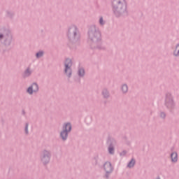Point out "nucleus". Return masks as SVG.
Listing matches in <instances>:
<instances>
[{"label": "nucleus", "mask_w": 179, "mask_h": 179, "mask_svg": "<svg viewBox=\"0 0 179 179\" xmlns=\"http://www.w3.org/2000/svg\"><path fill=\"white\" fill-rule=\"evenodd\" d=\"M32 74V70H31L30 67H27L26 69V70H24L23 74H22V77L24 78H26L27 77H30V76H31Z\"/></svg>", "instance_id": "obj_14"}, {"label": "nucleus", "mask_w": 179, "mask_h": 179, "mask_svg": "<svg viewBox=\"0 0 179 179\" xmlns=\"http://www.w3.org/2000/svg\"><path fill=\"white\" fill-rule=\"evenodd\" d=\"M103 170L106 171L105 178L109 179L110 174L114 171V167L110 161H106L103 164Z\"/></svg>", "instance_id": "obj_10"}, {"label": "nucleus", "mask_w": 179, "mask_h": 179, "mask_svg": "<svg viewBox=\"0 0 179 179\" xmlns=\"http://www.w3.org/2000/svg\"><path fill=\"white\" fill-rule=\"evenodd\" d=\"M44 55H45L44 50H39L38 52H36V57L37 59H40V57H43V56H44Z\"/></svg>", "instance_id": "obj_19"}, {"label": "nucleus", "mask_w": 179, "mask_h": 179, "mask_svg": "<svg viewBox=\"0 0 179 179\" xmlns=\"http://www.w3.org/2000/svg\"><path fill=\"white\" fill-rule=\"evenodd\" d=\"M106 145H108V152L109 155H115V146L117 145V140L114 137L108 136L106 141Z\"/></svg>", "instance_id": "obj_9"}, {"label": "nucleus", "mask_w": 179, "mask_h": 179, "mask_svg": "<svg viewBox=\"0 0 179 179\" xmlns=\"http://www.w3.org/2000/svg\"><path fill=\"white\" fill-rule=\"evenodd\" d=\"M173 55L176 57L179 56V43H177L176 46V49L173 51Z\"/></svg>", "instance_id": "obj_20"}, {"label": "nucleus", "mask_w": 179, "mask_h": 179, "mask_svg": "<svg viewBox=\"0 0 179 179\" xmlns=\"http://www.w3.org/2000/svg\"><path fill=\"white\" fill-rule=\"evenodd\" d=\"M104 103H106V101H104Z\"/></svg>", "instance_id": "obj_28"}, {"label": "nucleus", "mask_w": 179, "mask_h": 179, "mask_svg": "<svg viewBox=\"0 0 179 179\" xmlns=\"http://www.w3.org/2000/svg\"><path fill=\"white\" fill-rule=\"evenodd\" d=\"M72 130V124L71 122H66L62 126V130L60 131V138L63 142L67 141L69 134Z\"/></svg>", "instance_id": "obj_6"}, {"label": "nucleus", "mask_w": 179, "mask_h": 179, "mask_svg": "<svg viewBox=\"0 0 179 179\" xmlns=\"http://www.w3.org/2000/svg\"><path fill=\"white\" fill-rule=\"evenodd\" d=\"M0 39H1V34H0Z\"/></svg>", "instance_id": "obj_29"}, {"label": "nucleus", "mask_w": 179, "mask_h": 179, "mask_svg": "<svg viewBox=\"0 0 179 179\" xmlns=\"http://www.w3.org/2000/svg\"><path fill=\"white\" fill-rule=\"evenodd\" d=\"M99 24H100V25H105L106 21H104V20L103 19V17H100Z\"/></svg>", "instance_id": "obj_23"}, {"label": "nucleus", "mask_w": 179, "mask_h": 179, "mask_svg": "<svg viewBox=\"0 0 179 179\" xmlns=\"http://www.w3.org/2000/svg\"><path fill=\"white\" fill-rule=\"evenodd\" d=\"M29 122H26L25 123V127H24V131H25V134H29Z\"/></svg>", "instance_id": "obj_21"}, {"label": "nucleus", "mask_w": 179, "mask_h": 179, "mask_svg": "<svg viewBox=\"0 0 179 179\" xmlns=\"http://www.w3.org/2000/svg\"><path fill=\"white\" fill-rule=\"evenodd\" d=\"M112 10L117 18H120V17L125 18L129 14L127 0H113Z\"/></svg>", "instance_id": "obj_3"}, {"label": "nucleus", "mask_w": 179, "mask_h": 179, "mask_svg": "<svg viewBox=\"0 0 179 179\" xmlns=\"http://www.w3.org/2000/svg\"><path fill=\"white\" fill-rule=\"evenodd\" d=\"M72 64L73 62L71 59L69 57H67L64 62V73L66 74V76L68 77L69 80L72 77Z\"/></svg>", "instance_id": "obj_8"}, {"label": "nucleus", "mask_w": 179, "mask_h": 179, "mask_svg": "<svg viewBox=\"0 0 179 179\" xmlns=\"http://www.w3.org/2000/svg\"><path fill=\"white\" fill-rule=\"evenodd\" d=\"M164 105L171 113H173L176 108V102L174 101V96L172 95L171 92H166L165 95Z\"/></svg>", "instance_id": "obj_5"}, {"label": "nucleus", "mask_w": 179, "mask_h": 179, "mask_svg": "<svg viewBox=\"0 0 179 179\" xmlns=\"http://www.w3.org/2000/svg\"><path fill=\"white\" fill-rule=\"evenodd\" d=\"M126 145H127V146H130L131 145V141H128V140L126 141Z\"/></svg>", "instance_id": "obj_25"}, {"label": "nucleus", "mask_w": 179, "mask_h": 179, "mask_svg": "<svg viewBox=\"0 0 179 179\" xmlns=\"http://www.w3.org/2000/svg\"><path fill=\"white\" fill-rule=\"evenodd\" d=\"M38 91H39V85L38 83L36 82L32 83V84L27 88V92L30 95H32L34 92H38Z\"/></svg>", "instance_id": "obj_11"}, {"label": "nucleus", "mask_w": 179, "mask_h": 179, "mask_svg": "<svg viewBox=\"0 0 179 179\" xmlns=\"http://www.w3.org/2000/svg\"><path fill=\"white\" fill-rule=\"evenodd\" d=\"M78 74L79 77H84V76L85 74V69L83 67H80V69H78Z\"/></svg>", "instance_id": "obj_17"}, {"label": "nucleus", "mask_w": 179, "mask_h": 179, "mask_svg": "<svg viewBox=\"0 0 179 179\" xmlns=\"http://www.w3.org/2000/svg\"><path fill=\"white\" fill-rule=\"evenodd\" d=\"M15 15V11H12L11 10H6V17L10 18L11 20L14 18Z\"/></svg>", "instance_id": "obj_15"}, {"label": "nucleus", "mask_w": 179, "mask_h": 179, "mask_svg": "<svg viewBox=\"0 0 179 179\" xmlns=\"http://www.w3.org/2000/svg\"><path fill=\"white\" fill-rule=\"evenodd\" d=\"M22 115H26V112H25L24 109H22Z\"/></svg>", "instance_id": "obj_26"}, {"label": "nucleus", "mask_w": 179, "mask_h": 179, "mask_svg": "<svg viewBox=\"0 0 179 179\" xmlns=\"http://www.w3.org/2000/svg\"><path fill=\"white\" fill-rule=\"evenodd\" d=\"M156 179H161L159 176L157 177Z\"/></svg>", "instance_id": "obj_27"}, {"label": "nucleus", "mask_w": 179, "mask_h": 179, "mask_svg": "<svg viewBox=\"0 0 179 179\" xmlns=\"http://www.w3.org/2000/svg\"><path fill=\"white\" fill-rule=\"evenodd\" d=\"M136 163V161L135 158H131V159H130V161H129L127 164V167L129 169H132L133 167H134Z\"/></svg>", "instance_id": "obj_16"}, {"label": "nucleus", "mask_w": 179, "mask_h": 179, "mask_svg": "<svg viewBox=\"0 0 179 179\" xmlns=\"http://www.w3.org/2000/svg\"><path fill=\"white\" fill-rule=\"evenodd\" d=\"M51 159H52L51 150H46V148H45V150H43L40 155V159L43 165L45 166V167H46V166H48V164L50 163Z\"/></svg>", "instance_id": "obj_7"}, {"label": "nucleus", "mask_w": 179, "mask_h": 179, "mask_svg": "<svg viewBox=\"0 0 179 179\" xmlns=\"http://www.w3.org/2000/svg\"><path fill=\"white\" fill-rule=\"evenodd\" d=\"M171 159L172 163H177L178 160V152H176V151H173V152H171Z\"/></svg>", "instance_id": "obj_13"}, {"label": "nucleus", "mask_w": 179, "mask_h": 179, "mask_svg": "<svg viewBox=\"0 0 179 179\" xmlns=\"http://www.w3.org/2000/svg\"><path fill=\"white\" fill-rule=\"evenodd\" d=\"M159 116H160V117H162V119H166V112H164V111L160 112Z\"/></svg>", "instance_id": "obj_22"}, {"label": "nucleus", "mask_w": 179, "mask_h": 179, "mask_svg": "<svg viewBox=\"0 0 179 179\" xmlns=\"http://www.w3.org/2000/svg\"><path fill=\"white\" fill-rule=\"evenodd\" d=\"M101 94L103 95V97L106 99H108V98L110 96V92L109 90L106 87L103 88V90H101Z\"/></svg>", "instance_id": "obj_12"}, {"label": "nucleus", "mask_w": 179, "mask_h": 179, "mask_svg": "<svg viewBox=\"0 0 179 179\" xmlns=\"http://www.w3.org/2000/svg\"><path fill=\"white\" fill-rule=\"evenodd\" d=\"M13 34L8 25L7 27H3L1 28V43L6 47L10 46L13 42Z\"/></svg>", "instance_id": "obj_4"}, {"label": "nucleus", "mask_w": 179, "mask_h": 179, "mask_svg": "<svg viewBox=\"0 0 179 179\" xmlns=\"http://www.w3.org/2000/svg\"><path fill=\"white\" fill-rule=\"evenodd\" d=\"M121 90L122 91L123 94H127V92H128V90H129V87L127 84L126 83L122 84L121 87Z\"/></svg>", "instance_id": "obj_18"}, {"label": "nucleus", "mask_w": 179, "mask_h": 179, "mask_svg": "<svg viewBox=\"0 0 179 179\" xmlns=\"http://www.w3.org/2000/svg\"><path fill=\"white\" fill-rule=\"evenodd\" d=\"M87 35V42L92 49L106 50L105 46H103L101 31L98 27L91 25L88 29Z\"/></svg>", "instance_id": "obj_1"}, {"label": "nucleus", "mask_w": 179, "mask_h": 179, "mask_svg": "<svg viewBox=\"0 0 179 179\" xmlns=\"http://www.w3.org/2000/svg\"><path fill=\"white\" fill-rule=\"evenodd\" d=\"M66 36L68 46L71 49H76L80 43V32L76 25H70L67 29Z\"/></svg>", "instance_id": "obj_2"}, {"label": "nucleus", "mask_w": 179, "mask_h": 179, "mask_svg": "<svg viewBox=\"0 0 179 179\" xmlns=\"http://www.w3.org/2000/svg\"><path fill=\"white\" fill-rule=\"evenodd\" d=\"M127 155V150H123L122 152H120V156H126Z\"/></svg>", "instance_id": "obj_24"}]
</instances>
